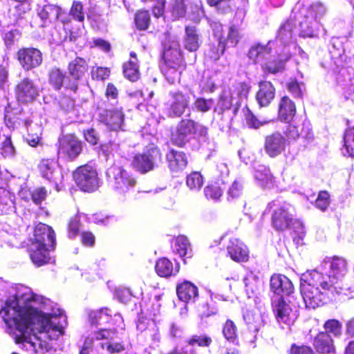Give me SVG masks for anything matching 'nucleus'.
Segmentation results:
<instances>
[{
    "mask_svg": "<svg viewBox=\"0 0 354 354\" xmlns=\"http://www.w3.org/2000/svg\"><path fill=\"white\" fill-rule=\"evenodd\" d=\"M335 83L348 94L354 93V68L337 66L333 68Z\"/></svg>",
    "mask_w": 354,
    "mask_h": 354,
    "instance_id": "obj_19",
    "label": "nucleus"
},
{
    "mask_svg": "<svg viewBox=\"0 0 354 354\" xmlns=\"http://www.w3.org/2000/svg\"><path fill=\"white\" fill-rule=\"evenodd\" d=\"M118 333L116 328H100L94 331V339L96 341L109 339L113 335Z\"/></svg>",
    "mask_w": 354,
    "mask_h": 354,
    "instance_id": "obj_58",
    "label": "nucleus"
},
{
    "mask_svg": "<svg viewBox=\"0 0 354 354\" xmlns=\"http://www.w3.org/2000/svg\"><path fill=\"white\" fill-rule=\"evenodd\" d=\"M80 230V219L77 216L72 218L68 225V236L69 238L76 236Z\"/></svg>",
    "mask_w": 354,
    "mask_h": 354,
    "instance_id": "obj_62",
    "label": "nucleus"
},
{
    "mask_svg": "<svg viewBox=\"0 0 354 354\" xmlns=\"http://www.w3.org/2000/svg\"><path fill=\"white\" fill-rule=\"evenodd\" d=\"M34 247L29 250V255L32 262L37 267L48 264L50 262V250H54L55 245H32Z\"/></svg>",
    "mask_w": 354,
    "mask_h": 354,
    "instance_id": "obj_25",
    "label": "nucleus"
},
{
    "mask_svg": "<svg viewBox=\"0 0 354 354\" xmlns=\"http://www.w3.org/2000/svg\"><path fill=\"white\" fill-rule=\"evenodd\" d=\"M254 176L263 187L270 188L273 185V176L270 169L264 165H259L255 169Z\"/></svg>",
    "mask_w": 354,
    "mask_h": 354,
    "instance_id": "obj_38",
    "label": "nucleus"
},
{
    "mask_svg": "<svg viewBox=\"0 0 354 354\" xmlns=\"http://www.w3.org/2000/svg\"><path fill=\"white\" fill-rule=\"evenodd\" d=\"M296 113L295 103L288 97H283L279 104L278 117L281 121L290 122Z\"/></svg>",
    "mask_w": 354,
    "mask_h": 354,
    "instance_id": "obj_34",
    "label": "nucleus"
},
{
    "mask_svg": "<svg viewBox=\"0 0 354 354\" xmlns=\"http://www.w3.org/2000/svg\"><path fill=\"white\" fill-rule=\"evenodd\" d=\"M49 83L56 90H59L62 86L72 91H76L77 84L76 82L68 80L65 75L57 68H52L48 73Z\"/></svg>",
    "mask_w": 354,
    "mask_h": 354,
    "instance_id": "obj_28",
    "label": "nucleus"
},
{
    "mask_svg": "<svg viewBox=\"0 0 354 354\" xmlns=\"http://www.w3.org/2000/svg\"><path fill=\"white\" fill-rule=\"evenodd\" d=\"M330 203V195L326 191L319 192L315 201V207L322 212H325Z\"/></svg>",
    "mask_w": 354,
    "mask_h": 354,
    "instance_id": "obj_53",
    "label": "nucleus"
},
{
    "mask_svg": "<svg viewBox=\"0 0 354 354\" xmlns=\"http://www.w3.org/2000/svg\"><path fill=\"white\" fill-rule=\"evenodd\" d=\"M81 142L73 134L64 135L59 139L58 156L60 158L73 160L81 153Z\"/></svg>",
    "mask_w": 354,
    "mask_h": 354,
    "instance_id": "obj_12",
    "label": "nucleus"
},
{
    "mask_svg": "<svg viewBox=\"0 0 354 354\" xmlns=\"http://www.w3.org/2000/svg\"><path fill=\"white\" fill-rule=\"evenodd\" d=\"M162 160L160 149L153 145L148 146L142 153L134 156L132 164L142 173L148 172L158 166Z\"/></svg>",
    "mask_w": 354,
    "mask_h": 354,
    "instance_id": "obj_9",
    "label": "nucleus"
},
{
    "mask_svg": "<svg viewBox=\"0 0 354 354\" xmlns=\"http://www.w3.org/2000/svg\"><path fill=\"white\" fill-rule=\"evenodd\" d=\"M227 254L235 262H247L249 260L250 251L246 245H229Z\"/></svg>",
    "mask_w": 354,
    "mask_h": 354,
    "instance_id": "obj_36",
    "label": "nucleus"
},
{
    "mask_svg": "<svg viewBox=\"0 0 354 354\" xmlns=\"http://www.w3.org/2000/svg\"><path fill=\"white\" fill-rule=\"evenodd\" d=\"M15 92L19 103L29 104L34 102L39 95L40 88L34 80L24 77L16 85Z\"/></svg>",
    "mask_w": 354,
    "mask_h": 354,
    "instance_id": "obj_11",
    "label": "nucleus"
},
{
    "mask_svg": "<svg viewBox=\"0 0 354 354\" xmlns=\"http://www.w3.org/2000/svg\"><path fill=\"white\" fill-rule=\"evenodd\" d=\"M62 12V8L53 4H46L37 9V15L43 22L42 26L57 21Z\"/></svg>",
    "mask_w": 354,
    "mask_h": 354,
    "instance_id": "obj_32",
    "label": "nucleus"
},
{
    "mask_svg": "<svg viewBox=\"0 0 354 354\" xmlns=\"http://www.w3.org/2000/svg\"><path fill=\"white\" fill-rule=\"evenodd\" d=\"M275 42L272 41H268L266 45L261 44H254L249 50L248 57L255 64L261 65L272 57H274Z\"/></svg>",
    "mask_w": 354,
    "mask_h": 354,
    "instance_id": "obj_20",
    "label": "nucleus"
},
{
    "mask_svg": "<svg viewBox=\"0 0 354 354\" xmlns=\"http://www.w3.org/2000/svg\"><path fill=\"white\" fill-rule=\"evenodd\" d=\"M176 290L178 299L185 304L195 303L198 297V287L188 280L178 283Z\"/></svg>",
    "mask_w": 354,
    "mask_h": 354,
    "instance_id": "obj_23",
    "label": "nucleus"
},
{
    "mask_svg": "<svg viewBox=\"0 0 354 354\" xmlns=\"http://www.w3.org/2000/svg\"><path fill=\"white\" fill-rule=\"evenodd\" d=\"M286 147V138L280 132H274L265 137L264 150L270 158H275L285 151Z\"/></svg>",
    "mask_w": 354,
    "mask_h": 354,
    "instance_id": "obj_17",
    "label": "nucleus"
},
{
    "mask_svg": "<svg viewBox=\"0 0 354 354\" xmlns=\"http://www.w3.org/2000/svg\"><path fill=\"white\" fill-rule=\"evenodd\" d=\"M106 350L110 354H118L125 351L126 348L123 342H108L106 344Z\"/></svg>",
    "mask_w": 354,
    "mask_h": 354,
    "instance_id": "obj_60",
    "label": "nucleus"
},
{
    "mask_svg": "<svg viewBox=\"0 0 354 354\" xmlns=\"http://www.w3.org/2000/svg\"><path fill=\"white\" fill-rule=\"evenodd\" d=\"M186 185L190 190L198 191L203 185V178L199 172L194 171L187 176Z\"/></svg>",
    "mask_w": 354,
    "mask_h": 354,
    "instance_id": "obj_46",
    "label": "nucleus"
},
{
    "mask_svg": "<svg viewBox=\"0 0 354 354\" xmlns=\"http://www.w3.org/2000/svg\"><path fill=\"white\" fill-rule=\"evenodd\" d=\"M207 128L192 120H182L172 133L171 142L176 146L183 147L193 139L205 141L207 137Z\"/></svg>",
    "mask_w": 354,
    "mask_h": 354,
    "instance_id": "obj_5",
    "label": "nucleus"
},
{
    "mask_svg": "<svg viewBox=\"0 0 354 354\" xmlns=\"http://www.w3.org/2000/svg\"><path fill=\"white\" fill-rule=\"evenodd\" d=\"M288 354H316L313 347L306 344H297L293 343L290 345Z\"/></svg>",
    "mask_w": 354,
    "mask_h": 354,
    "instance_id": "obj_54",
    "label": "nucleus"
},
{
    "mask_svg": "<svg viewBox=\"0 0 354 354\" xmlns=\"http://www.w3.org/2000/svg\"><path fill=\"white\" fill-rule=\"evenodd\" d=\"M155 270L159 277L169 278L179 272V266H174L168 259L162 257L156 261Z\"/></svg>",
    "mask_w": 354,
    "mask_h": 354,
    "instance_id": "obj_33",
    "label": "nucleus"
},
{
    "mask_svg": "<svg viewBox=\"0 0 354 354\" xmlns=\"http://www.w3.org/2000/svg\"><path fill=\"white\" fill-rule=\"evenodd\" d=\"M274 57L268 59L261 64L263 71L266 73L275 74L281 72L285 67V63L290 57V53L274 49Z\"/></svg>",
    "mask_w": 354,
    "mask_h": 354,
    "instance_id": "obj_22",
    "label": "nucleus"
},
{
    "mask_svg": "<svg viewBox=\"0 0 354 354\" xmlns=\"http://www.w3.org/2000/svg\"><path fill=\"white\" fill-rule=\"evenodd\" d=\"M226 44L220 41L216 44H212L206 53V56L212 60H218L225 50Z\"/></svg>",
    "mask_w": 354,
    "mask_h": 354,
    "instance_id": "obj_48",
    "label": "nucleus"
},
{
    "mask_svg": "<svg viewBox=\"0 0 354 354\" xmlns=\"http://www.w3.org/2000/svg\"><path fill=\"white\" fill-rule=\"evenodd\" d=\"M201 44V39L194 26H187L185 28L184 46L189 51H196Z\"/></svg>",
    "mask_w": 354,
    "mask_h": 354,
    "instance_id": "obj_35",
    "label": "nucleus"
},
{
    "mask_svg": "<svg viewBox=\"0 0 354 354\" xmlns=\"http://www.w3.org/2000/svg\"><path fill=\"white\" fill-rule=\"evenodd\" d=\"M135 23L139 30H146L150 23V15L149 12L146 10L138 12L135 17Z\"/></svg>",
    "mask_w": 354,
    "mask_h": 354,
    "instance_id": "obj_52",
    "label": "nucleus"
},
{
    "mask_svg": "<svg viewBox=\"0 0 354 354\" xmlns=\"http://www.w3.org/2000/svg\"><path fill=\"white\" fill-rule=\"evenodd\" d=\"M171 252L174 256L183 258L185 262V258H192L193 252L190 248V245H171Z\"/></svg>",
    "mask_w": 354,
    "mask_h": 354,
    "instance_id": "obj_51",
    "label": "nucleus"
},
{
    "mask_svg": "<svg viewBox=\"0 0 354 354\" xmlns=\"http://www.w3.org/2000/svg\"><path fill=\"white\" fill-rule=\"evenodd\" d=\"M130 60L123 66V73L124 76L131 82H136L138 80L140 73L138 66L137 64V57L135 53H130Z\"/></svg>",
    "mask_w": 354,
    "mask_h": 354,
    "instance_id": "obj_39",
    "label": "nucleus"
},
{
    "mask_svg": "<svg viewBox=\"0 0 354 354\" xmlns=\"http://www.w3.org/2000/svg\"><path fill=\"white\" fill-rule=\"evenodd\" d=\"M168 167L172 173L178 174L183 171L187 166V155L180 151L170 149L166 155Z\"/></svg>",
    "mask_w": 354,
    "mask_h": 354,
    "instance_id": "obj_26",
    "label": "nucleus"
},
{
    "mask_svg": "<svg viewBox=\"0 0 354 354\" xmlns=\"http://www.w3.org/2000/svg\"><path fill=\"white\" fill-rule=\"evenodd\" d=\"M313 348L316 354H335L336 347L331 335L319 331L311 338Z\"/></svg>",
    "mask_w": 354,
    "mask_h": 354,
    "instance_id": "obj_18",
    "label": "nucleus"
},
{
    "mask_svg": "<svg viewBox=\"0 0 354 354\" xmlns=\"http://www.w3.org/2000/svg\"><path fill=\"white\" fill-rule=\"evenodd\" d=\"M300 291L308 308L315 309L323 306L329 301L327 293L320 291L316 284L309 282L308 277L304 273L301 277Z\"/></svg>",
    "mask_w": 354,
    "mask_h": 354,
    "instance_id": "obj_7",
    "label": "nucleus"
},
{
    "mask_svg": "<svg viewBox=\"0 0 354 354\" xmlns=\"http://www.w3.org/2000/svg\"><path fill=\"white\" fill-rule=\"evenodd\" d=\"M272 310L279 324H292L295 315L290 304L287 303L283 297H277L272 299Z\"/></svg>",
    "mask_w": 354,
    "mask_h": 354,
    "instance_id": "obj_15",
    "label": "nucleus"
},
{
    "mask_svg": "<svg viewBox=\"0 0 354 354\" xmlns=\"http://www.w3.org/2000/svg\"><path fill=\"white\" fill-rule=\"evenodd\" d=\"M275 88L270 82H261L259 84V91L256 99L261 106H268L274 99Z\"/></svg>",
    "mask_w": 354,
    "mask_h": 354,
    "instance_id": "obj_31",
    "label": "nucleus"
},
{
    "mask_svg": "<svg viewBox=\"0 0 354 354\" xmlns=\"http://www.w3.org/2000/svg\"><path fill=\"white\" fill-rule=\"evenodd\" d=\"M287 87L288 91L297 97H300L302 96L303 90L304 88V86L303 84H300L296 80H290L288 84Z\"/></svg>",
    "mask_w": 354,
    "mask_h": 354,
    "instance_id": "obj_61",
    "label": "nucleus"
},
{
    "mask_svg": "<svg viewBox=\"0 0 354 354\" xmlns=\"http://www.w3.org/2000/svg\"><path fill=\"white\" fill-rule=\"evenodd\" d=\"M248 92V88L244 84H239L232 88L224 90L218 97L214 112L223 114L225 111L230 110L234 101H236L239 97L245 96Z\"/></svg>",
    "mask_w": 354,
    "mask_h": 354,
    "instance_id": "obj_10",
    "label": "nucleus"
},
{
    "mask_svg": "<svg viewBox=\"0 0 354 354\" xmlns=\"http://www.w3.org/2000/svg\"><path fill=\"white\" fill-rule=\"evenodd\" d=\"M268 209L273 211L272 224L276 230L290 229L295 243L303 241L305 236L304 226L301 221L294 218L293 209L289 203L275 200L268 203Z\"/></svg>",
    "mask_w": 354,
    "mask_h": 354,
    "instance_id": "obj_2",
    "label": "nucleus"
},
{
    "mask_svg": "<svg viewBox=\"0 0 354 354\" xmlns=\"http://www.w3.org/2000/svg\"><path fill=\"white\" fill-rule=\"evenodd\" d=\"M224 338L230 343L234 344L238 340V328L231 319H227L222 328Z\"/></svg>",
    "mask_w": 354,
    "mask_h": 354,
    "instance_id": "obj_40",
    "label": "nucleus"
},
{
    "mask_svg": "<svg viewBox=\"0 0 354 354\" xmlns=\"http://www.w3.org/2000/svg\"><path fill=\"white\" fill-rule=\"evenodd\" d=\"M169 99L167 102V115L171 118L180 117L189 106V95L177 91L169 92Z\"/></svg>",
    "mask_w": 354,
    "mask_h": 354,
    "instance_id": "obj_13",
    "label": "nucleus"
},
{
    "mask_svg": "<svg viewBox=\"0 0 354 354\" xmlns=\"http://www.w3.org/2000/svg\"><path fill=\"white\" fill-rule=\"evenodd\" d=\"M295 26V24L292 19L288 20L280 26L274 42L275 44L279 42L282 46H278L276 48L277 49H279L283 52L289 53V50L287 48L292 43Z\"/></svg>",
    "mask_w": 354,
    "mask_h": 354,
    "instance_id": "obj_24",
    "label": "nucleus"
},
{
    "mask_svg": "<svg viewBox=\"0 0 354 354\" xmlns=\"http://www.w3.org/2000/svg\"><path fill=\"white\" fill-rule=\"evenodd\" d=\"M324 332H327L330 335H333L335 337H339L342 335V324L336 319H329L326 320L324 325Z\"/></svg>",
    "mask_w": 354,
    "mask_h": 354,
    "instance_id": "obj_45",
    "label": "nucleus"
},
{
    "mask_svg": "<svg viewBox=\"0 0 354 354\" xmlns=\"http://www.w3.org/2000/svg\"><path fill=\"white\" fill-rule=\"evenodd\" d=\"M72 18L79 22L84 21V12L83 6L80 1H74L70 10Z\"/></svg>",
    "mask_w": 354,
    "mask_h": 354,
    "instance_id": "obj_56",
    "label": "nucleus"
},
{
    "mask_svg": "<svg viewBox=\"0 0 354 354\" xmlns=\"http://www.w3.org/2000/svg\"><path fill=\"white\" fill-rule=\"evenodd\" d=\"M35 240L32 243H55L56 236L53 229L44 223H39L34 230Z\"/></svg>",
    "mask_w": 354,
    "mask_h": 354,
    "instance_id": "obj_29",
    "label": "nucleus"
},
{
    "mask_svg": "<svg viewBox=\"0 0 354 354\" xmlns=\"http://www.w3.org/2000/svg\"><path fill=\"white\" fill-rule=\"evenodd\" d=\"M185 5L183 0H174L172 3V12L176 17H183L185 14Z\"/></svg>",
    "mask_w": 354,
    "mask_h": 354,
    "instance_id": "obj_64",
    "label": "nucleus"
},
{
    "mask_svg": "<svg viewBox=\"0 0 354 354\" xmlns=\"http://www.w3.org/2000/svg\"><path fill=\"white\" fill-rule=\"evenodd\" d=\"M17 59L25 71L39 66L43 62L41 52L35 48H23L18 50Z\"/></svg>",
    "mask_w": 354,
    "mask_h": 354,
    "instance_id": "obj_16",
    "label": "nucleus"
},
{
    "mask_svg": "<svg viewBox=\"0 0 354 354\" xmlns=\"http://www.w3.org/2000/svg\"><path fill=\"white\" fill-rule=\"evenodd\" d=\"M212 337L205 333L192 335L186 341L189 346L205 348H209L212 344Z\"/></svg>",
    "mask_w": 354,
    "mask_h": 354,
    "instance_id": "obj_41",
    "label": "nucleus"
},
{
    "mask_svg": "<svg viewBox=\"0 0 354 354\" xmlns=\"http://www.w3.org/2000/svg\"><path fill=\"white\" fill-rule=\"evenodd\" d=\"M323 262L329 264L330 273L338 279L343 278L348 272V264L347 260L337 255L326 257Z\"/></svg>",
    "mask_w": 354,
    "mask_h": 354,
    "instance_id": "obj_27",
    "label": "nucleus"
},
{
    "mask_svg": "<svg viewBox=\"0 0 354 354\" xmlns=\"http://www.w3.org/2000/svg\"><path fill=\"white\" fill-rule=\"evenodd\" d=\"M241 37V35L240 33L239 29L234 25L231 26L229 28L226 39V44L229 46H235L239 41Z\"/></svg>",
    "mask_w": 354,
    "mask_h": 354,
    "instance_id": "obj_55",
    "label": "nucleus"
},
{
    "mask_svg": "<svg viewBox=\"0 0 354 354\" xmlns=\"http://www.w3.org/2000/svg\"><path fill=\"white\" fill-rule=\"evenodd\" d=\"M0 153L5 158H12L15 154V149L13 147L10 137H6L1 144Z\"/></svg>",
    "mask_w": 354,
    "mask_h": 354,
    "instance_id": "obj_57",
    "label": "nucleus"
},
{
    "mask_svg": "<svg viewBox=\"0 0 354 354\" xmlns=\"http://www.w3.org/2000/svg\"><path fill=\"white\" fill-rule=\"evenodd\" d=\"M106 177L110 187L118 195L124 196L136 185V180L132 174L116 164L107 169Z\"/></svg>",
    "mask_w": 354,
    "mask_h": 354,
    "instance_id": "obj_6",
    "label": "nucleus"
},
{
    "mask_svg": "<svg viewBox=\"0 0 354 354\" xmlns=\"http://www.w3.org/2000/svg\"><path fill=\"white\" fill-rule=\"evenodd\" d=\"M88 71V64L85 59L77 57L68 64V71L71 76L74 79L73 82L83 77Z\"/></svg>",
    "mask_w": 354,
    "mask_h": 354,
    "instance_id": "obj_37",
    "label": "nucleus"
},
{
    "mask_svg": "<svg viewBox=\"0 0 354 354\" xmlns=\"http://www.w3.org/2000/svg\"><path fill=\"white\" fill-rule=\"evenodd\" d=\"M47 196V191L44 187H38L34 189L31 194L32 201L37 204H40L46 199Z\"/></svg>",
    "mask_w": 354,
    "mask_h": 354,
    "instance_id": "obj_63",
    "label": "nucleus"
},
{
    "mask_svg": "<svg viewBox=\"0 0 354 354\" xmlns=\"http://www.w3.org/2000/svg\"><path fill=\"white\" fill-rule=\"evenodd\" d=\"M162 46L164 64L162 72L168 82L174 84L180 80L184 68L180 45L175 38L169 36L162 42Z\"/></svg>",
    "mask_w": 354,
    "mask_h": 354,
    "instance_id": "obj_4",
    "label": "nucleus"
},
{
    "mask_svg": "<svg viewBox=\"0 0 354 354\" xmlns=\"http://www.w3.org/2000/svg\"><path fill=\"white\" fill-rule=\"evenodd\" d=\"M243 112L246 124L249 128L259 129L260 127L268 122L266 120L261 121L259 119H257V117L252 113V112L248 108H245V109H243Z\"/></svg>",
    "mask_w": 354,
    "mask_h": 354,
    "instance_id": "obj_50",
    "label": "nucleus"
},
{
    "mask_svg": "<svg viewBox=\"0 0 354 354\" xmlns=\"http://www.w3.org/2000/svg\"><path fill=\"white\" fill-rule=\"evenodd\" d=\"M270 290L278 297L290 296L294 292L292 281L286 275L274 274L270 280Z\"/></svg>",
    "mask_w": 354,
    "mask_h": 354,
    "instance_id": "obj_21",
    "label": "nucleus"
},
{
    "mask_svg": "<svg viewBox=\"0 0 354 354\" xmlns=\"http://www.w3.org/2000/svg\"><path fill=\"white\" fill-rule=\"evenodd\" d=\"M39 169L43 178L54 185L57 191L61 189L63 174L57 161L53 159H44L39 165Z\"/></svg>",
    "mask_w": 354,
    "mask_h": 354,
    "instance_id": "obj_14",
    "label": "nucleus"
},
{
    "mask_svg": "<svg viewBox=\"0 0 354 354\" xmlns=\"http://www.w3.org/2000/svg\"><path fill=\"white\" fill-rule=\"evenodd\" d=\"M243 319L249 330L253 333L259 331L261 326L259 316H256L251 311H246L243 315Z\"/></svg>",
    "mask_w": 354,
    "mask_h": 354,
    "instance_id": "obj_47",
    "label": "nucleus"
},
{
    "mask_svg": "<svg viewBox=\"0 0 354 354\" xmlns=\"http://www.w3.org/2000/svg\"><path fill=\"white\" fill-rule=\"evenodd\" d=\"M204 193L207 199L216 201L222 196L223 192L217 185H210L205 188Z\"/></svg>",
    "mask_w": 354,
    "mask_h": 354,
    "instance_id": "obj_59",
    "label": "nucleus"
},
{
    "mask_svg": "<svg viewBox=\"0 0 354 354\" xmlns=\"http://www.w3.org/2000/svg\"><path fill=\"white\" fill-rule=\"evenodd\" d=\"M26 127L28 131V133L26 136V142L31 147H37L39 145L41 142V127L37 124H35V133H30L32 131V128L30 124L28 122H26Z\"/></svg>",
    "mask_w": 354,
    "mask_h": 354,
    "instance_id": "obj_44",
    "label": "nucleus"
},
{
    "mask_svg": "<svg viewBox=\"0 0 354 354\" xmlns=\"http://www.w3.org/2000/svg\"><path fill=\"white\" fill-rule=\"evenodd\" d=\"M0 313L8 327L14 326L20 332V335L16 337V343L28 344L35 353H44L51 349V346L38 337L37 333H44L48 339L56 340L64 333V327L53 323L49 316L32 306H19L16 296L6 300Z\"/></svg>",
    "mask_w": 354,
    "mask_h": 354,
    "instance_id": "obj_1",
    "label": "nucleus"
},
{
    "mask_svg": "<svg viewBox=\"0 0 354 354\" xmlns=\"http://www.w3.org/2000/svg\"><path fill=\"white\" fill-rule=\"evenodd\" d=\"M295 21L299 23V35L303 37H315L319 28V20L325 15L326 8L321 3L303 6L297 3L293 9Z\"/></svg>",
    "mask_w": 354,
    "mask_h": 354,
    "instance_id": "obj_3",
    "label": "nucleus"
},
{
    "mask_svg": "<svg viewBox=\"0 0 354 354\" xmlns=\"http://www.w3.org/2000/svg\"><path fill=\"white\" fill-rule=\"evenodd\" d=\"M77 186L82 191L92 192L100 187V179L96 169L91 165H84L73 172Z\"/></svg>",
    "mask_w": 354,
    "mask_h": 354,
    "instance_id": "obj_8",
    "label": "nucleus"
},
{
    "mask_svg": "<svg viewBox=\"0 0 354 354\" xmlns=\"http://www.w3.org/2000/svg\"><path fill=\"white\" fill-rule=\"evenodd\" d=\"M214 100L212 98L198 97L193 104V109L198 112L206 113L212 109Z\"/></svg>",
    "mask_w": 354,
    "mask_h": 354,
    "instance_id": "obj_49",
    "label": "nucleus"
},
{
    "mask_svg": "<svg viewBox=\"0 0 354 354\" xmlns=\"http://www.w3.org/2000/svg\"><path fill=\"white\" fill-rule=\"evenodd\" d=\"M244 185L240 179L235 180L227 190V199L228 201H233L239 198L243 194Z\"/></svg>",
    "mask_w": 354,
    "mask_h": 354,
    "instance_id": "obj_42",
    "label": "nucleus"
},
{
    "mask_svg": "<svg viewBox=\"0 0 354 354\" xmlns=\"http://www.w3.org/2000/svg\"><path fill=\"white\" fill-rule=\"evenodd\" d=\"M103 122L112 131L123 130L124 115L122 110L113 109L105 111L102 115Z\"/></svg>",
    "mask_w": 354,
    "mask_h": 354,
    "instance_id": "obj_30",
    "label": "nucleus"
},
{
    "mask_svg": "<svg viewBox=\"0 0 354 354\" xmlns=\"http://www.w3.org/2000/svg\"><path fill=\"white\" fill-rule=\"evenodd\" d=\"M343 153L351 157H354V127L348 129L344 136Z\"/></svg>",
    "mask_w": 354,
    "mask_h": 354,
    "instance_id": "obj_43",
    "label": "nucleus"
}]
</instances>
